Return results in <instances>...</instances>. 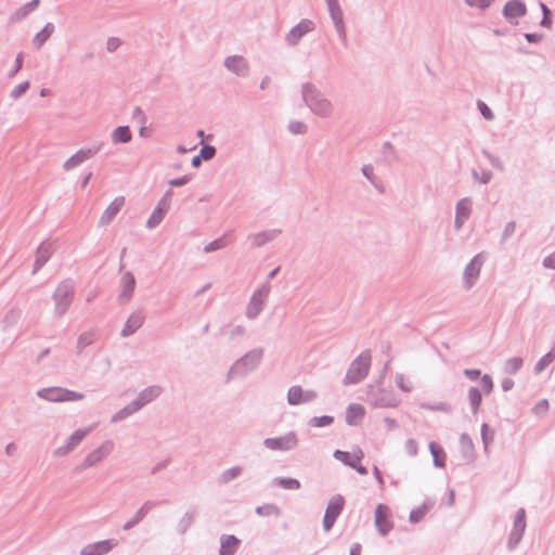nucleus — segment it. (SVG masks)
<instances>
[{"mask_svg": "<svg viewBox=\"0 0 555 555\" xmlns=\"http://www.w3.org/2000/svg\"><path fill=\"white\" fill-rule=\"evenodd\" d=\"M255 512L257 515L262 516V517L272 516V515L279 517L281 515V509L279 508L278 505H275L273 503H267V504L257 506Z\"/></svg>", "mask_w": 555, "mask_h": 555, "instance_id": "45", "label": "nucleus"}, {"mask_svg": "<svg viewBox=\"0 0 555 555\" xmlns=\"http://www.w3.org/2000/svg\"><path fill=\"white\" fill-rule=\"evenodd\" d=\"M345 499L340 494L334 495L327 503L325 514L323 517V528L325 531H330L336 519L339 517L344 509Z\"/></svg>", "mask_w": 555, "mask_h": 555, "instance_id": "8", "label": "nucleus"}, {"mask_svg": "<svg viewBox=\"0 0 555 555\" xmlns=\"http://www.w3.org/2000/svg\"><path fill=\"white\" fill-rule=\"evenodd\" d=\"M244 333H245V327L243 325L232 326L229 331H228V327L224 326L220 331V334H222V335L229 334L230 338H235L237 336L243 335Z\"/></svg>", "mask_w": 555, "mask_h": 555, "instance_id": "60", "label": "nucleus"}, {"mask_svg": "<svg viewBox=\"0 0 555 555\" xmlns=\"http://www.w3.org/2000/svg\"><path fill=\"white\" fill-rule=\"evenodd\" d=\"M515 231H516V222L515 221L507 222L502 232L501 243H505L509 237H512L514 235Z\"/></svg>", "mask_w": 555, "mask_h": 555, "instance_id": "62", "label": "nucleus"}, {"mask_svg": "<svg viewBox=\"0 0 555 555\" xmlns=\"http://www.w3.org/2000/svg\"><path fill=\"white\" fill-rule=\"evenodd\" d=\"M29 81H24L17 86H15L11 92H10V98L12 100H17L20 99L22 95H24L26 93V91L29 89Z\"/></svg>", "mask_w": 555, "mask_h": 555, "instance_id": "54", "label": "nucleus"}, {"mask_svg": "<svg viewBox=\"0 0 555 555\" xmlns=\"http://www.w3.org/2000/svg\"><path fill=\"white\" fill-rule=\"evenodd\" d=\"M163 392V388L158 385H152L142 389L133 400L141 410L144 405L156 400Z\"/></svg>", "mask_w": 555, "mask_h": 555, "instance_id": "23", "label": "nucleus"}, {"mask_svg": "<svg viewBox=\"0 0 555 555\" xmlns=\"http://www.w3.org/2000/svg\"><path fill=\"white\" fill-rule=\"evenodd\" d=\"M273 483L286 490H298L301 487L298 479L291 477H276L273 479Z\"/></svg>", "mask_w": 555, "mask_h": 555, "instance_id": "42", "label": "nucleus"}, {"mask_svg": "<svg viewBox=\"0 0 555 555\" xmlns=\"http://www.w3.org/2000/svg\"><path fill=\"white\" fill-rule=\"evenodd\" d=\"M315 24L313 21L304 18L297 25L291 28L285 36V41L289 47H296L304 36L314 30Z\"/></svg>", "mask_w": 555, "mask_h": 555, "instance_id": "12", "label": "nucleus"}, {"mask_svg": "<svg viewBox=\"0 0 555 555\" xmlns=\"http://www.w3.org/2000/svg\"><path fill=\"white\" fill-rule=\"evenodd\" d=\"M52 246L49 243H41L36 250V260L33 268V274H36L50 259Z\"/></svg>", "mask_w": 555, "mask_h": 555, "instance_id": "29", "label": "nucleus"}, {"mask_svg": "<svg viewBox=\"0 0 555 555\" xmlns=\"http://www.w3.org/2000/svg\"><path fill=\"white\" fill-rule=\"evenodd\" d=\"M82 163L80 162L78 155L75 153L72 155L64 164L63 169L66 171L73 170L74 168L78 167Z\"/></svg>", "mask_w": 555, "mask_h": 555, "instance_id": "64", "label": "nucleus"}, {"mask_svg": "<svg viewBox=\"0 0 555 555\" xmlns=\"http://www.w3.org/2000/svg\"><path fill=\"white\" fill-rule=\"evenodd\" d=\"M482 155L489 160V163L491 164V166L498 170H504V164L503 162L500 159L499 156L496 155H493L492 153H490L489 151L487 150H482L481 151Z\"/></svg>", "mask_w": 555, "mask_h": 555, "instance_id": "53", "label": "nucleus"}, {"mask_svg": "<svg viewBox=\"0 0 555 555\" xmlns=\"http://www.w3.org/2000/svg\"><path fill=\"white\" fill-rule=\"evenodd\" d=\"M429 451L433 455L434 465L439 468H443L446 466V452L437 442H429Z\"/></svg>", "mask_w": 555, "mask_h": 555, "instance_id": "37", "label": "nucleus"}, {"mask_svg": "<svg viewBox=\"0 0 555 555\" xmlns=\"http://www.w3.org/2000/svg\"><path fill=\"white\" fill-rule=\"evenodd\" d=\"M363 176L371 182L374 188H378L377 178L374 175V168L371 164L363 165L361 168Z\"/></svg>", "mask_w": 555, "mask_h": 555, "instance_id": "56", "label": "nucleus"}, {"mask_svg": "<svg viewBox=\"0 0 555 555\" xmlns=\"http://www.w3.org/2000/svg\"><path fill=\"white\" fill-rule=\"evenodd\" d=\"M333 455L336 460L343 462L346 466L352 467L358 462H361L363 452L360 450L359 454H351L347 451L336 450Z\"/></svg>", "mask_w": 555, "mask_h": 555, "instance_id": "35", "label": "nucleus"}, {"mask_svg": "<svg viewBox=\"0 0 555 555\" xmlns=\"http://www.w3.org/2000/svg\"><path fill=\"white\" fill-rule=\"evenodd\" d=\"M172 196V191L168 190L163 197L158 201L156 207L152 211L151 216L146 221V227L149 229L156 228L165 218L166 214L170 208V199Z\"/></svg>", "mask_w": 555, "mask_h": 555, "instance_id": "10", "label": "nucleus"}, {"mask_svg": "<svg viewBox=\"0 0 555 555\" xmlns=\"http://www.w3.org/2000/svg\"><path fill=\"white\" fill-rule=\"evenodd\" d=\"M243 472V468L241 466H233V467H230L225 470H223L219 477H218V482L220 485H227L229 483L230 481L234 480L235 478H237Z\"/></svg>", "mask_w": 555, "mask_h": 555, "instance_id": "41", "label": "nucleus"}, {"mask_svg": "<svg viewBox=\"0 0 555 555\" xmlns=\"http://www.w3.org/2000/svg\"><path fill=\"white\" fill-rule=\"evenodd\" d=\"M53 31L54 25L52 23H47L44 27L34 38V44L36 46V48L40 49L51 37Z\"/></svg>", "mask_w": 555, "mask_h": 555, "instance_id": "40", "label": "nucleus"}, {"mask_svg": "<svg viewBox=\"0 0 555 555\" xmlns=\"http://www.w3.org/2000/svg\"><path fill=\"white\" fill-rule=\"evenodd\" d=\"M287 129L293 134H304L307 132V125L300 120L289 121Z\"/></svg>", "mask_w": 555, "mask_h": 555, "instance_id": "52", "label": "nucleus"}, {"mask_svg": "<svg viewBox=\"0 0 555 555\" xmlns=\"http://www.w3.org/2000/svg\"><path fill=\"white\" fill-rule=\"evenodd\" d=\"M372 356L369 350L362 351L349 365L344 377V385H356L362 382L369 374Z\"/></svg>", "mask_w": 555, "mask_h": 555, "instance_id": "2", "label": "nucleus"}, {"mask_svg": "<svg viewBox=\"0 0 555 555\" xmlns=\"http://www.w3.org/2000/svg\"><path fill=\"white\" fill-rule=\"evenodd\" d=\"M334 422V417L331 415H322V416H314L309 420V425L311 427H326L332 425Z\"/></svg>", "mask_w": 555, "mask_h": 555, "instance_id": "47", "label": "nucleus"}, {"mask_svg": "<svg viewBox=\"0 0 555 555\" xmlns=\"http://www.w3.org/2000/svg\"><path fill=\"white\" fill-rule=\"evenodd\" d=\"M524 364V360L520 357H513L505 361L504 372L508 375H515Z\"/></svg>", "mask_w": 555, "mask_h": 555, "instance_id": "44", "label": "nucleus"}, {"mask_svg": "<svg viewBox=\"0 0 555 555\" xmlns=\"http://www.w3.org/2000/svg\"><path fill=\"white\" fill-rule=\"evenodd\" d=\"M477 108L485 119L492 120L494 118L492 109L483 101L477 102Z\"/></svg>", "mask_w": 555, "mask_h": 555, "instance_id": "61", "label": "nucleus"}, {"mask_svg": "<svg viewBox=\"0 0 555 555\" xmlns=\"http://www.w3.org/2000/svg\"><path fill=\"white\" fill-rule=\"evenodd\" d=\"M125 204V197L118 196L116 197L108 207L103 211L102 216L100 217L99 224L101 227L107 225L111 223L114 218L117 216V214L120 211Z\"/></svg>", "mask_w": 555, "mask_h": 555, "instance_id": "26", "label": "nucleus"}, {"mask_svg": "<svg viewBox=\"0 0 555 555\" xmlns=\"http://www.w3.org/2000/svg\"><path fill=\"white\" fill-rule=\"evenodd\" d=\"M555 360V348L545 353L540 360L535 363L533 372L535 375L541 374L546 366H548Z\"/></svg>", "mask_w": 555, "mask_h": 555, "instance_id": "43", "label": "nucleus"}, {"mask_svg": "<svg viewBox=\"0 0 555 555\" xmlns=\"http://www.w3.org/2000/svg\"><path fill=\"white\" fill-rule=\"evenodd\" d=\"M262 356L263 349L260 347L251 349L245 353L243 357L236 360L229 370L227 377L228 380L234 377L245 376L249 372L254 371L261 362Z\"/></svg>", "mask_w": 555, "mask_h": 555, "instance_id": "3", "label": "nucleus"}, {"mask_svg": "<svg viewBox=\"0 0 555 555\" xmlns=\"http://www.w3.org/2000/svg\"><path fill=\"white\" fill-rule=\"evenodd\" d=\"M40 3V0H31L14 11L9 17V24H16L25 20Z\"/></svg>", "mask_w": 555, "mask_h": 555, "instance_id": "31", "label": "nucleus"}, {"mask_svg": "<svg viewBox=\"0 0 555 555\" xmlns=\"http://www.w3.org/2000/svg\"><path fill=\"white\" fill-rule=\"evenodd\" d=\"M92 430V427L80 428L75 430L62 444L53 451L54 456H64L73 451L82 440L83 438Z\"/></svg>", "mask_w": 555, "mask_h": 555, "instance_id": "13", "label": "nucleus"}, {"mask_svg": "<svg viewBox=\"0 0 555 555\" xmlns=\"http://www.w3.org/2000/svg\"><path fill=\"white\" fill-rule=\"evenodd\" d=\"M227 244H228V242H227V238L224 236L218 237V238L214 240L212 242L208 243L204 247V251L205 253H211V251L224 248L227 246Z\"/></svg>", "mask_w": 555, "mask_h": 555, "instance_id": "51", "label": "nucleus"}, {"mask_svg": "<svg viewBox=\"0 0 555 555\" xmlns=\"http://www.w3.org/2000/svg\"><path fill=\"white\" fill-rule=\"evenodd\" d=\"M472 176L475 181H477L481 184H487L492 179V172L490 170H483L481 173H479L476 169H473Z\"/></svg>", "mask_w": 555, "mask_h": 555, "instance_id": "55", "label": "nucleus"}, {"mask_svg": "<svg viewBox=\"0 0 555 555\" xmlns=\"http://www.w3.org/2000/svg\"><path fill=\"white\" fill-rule=\"evenodd\" d=\"M281 232L282 231L280 229L266 230L249 234L247 240L250 242L253 248H259L275 240L281 234Z\"/></svg>", "mask_w": 555, "mask_h": 555, "instance_id": "21", "label": "nucleus"}, {"mask_svg": "<svg viewBox=\"0 0 555 555\" xmlns=\"http://www.w3.org/2000/svg\"><path fill=\"white\" fill-rule=\"evenodd\" d=\"M301 98L314 115L321 118H327L332 115L334 109L332 102L312 82L301 85Z\"/></svg>", "mask_w": 555, "mask_h": 555, "instance_id": "1", "label": "nucleus"}, {"mask_svg": "<svg viewBox=\"0 0 555 555\" xmlns=\"http://www.w3.org/2000/svg\"><path fill=\"white\" fill-rule=\"evenodd\" d=\"M434 505L435 502L433 500H425L420 507L411 511L409 515V521L412 524L420 522L425 517V515L434 507Z\"/></svg>", "mask_w": 555, "mask_h": 555, "instance_id": "34", "label": "nucleus"}, {"mask_svg": "<svg viewBox=\"0 0 555 555\" xmlns=\"http://www.w3.org/2000/svg\"><path fill=\"white\" fill-rule=\"evenodd\" d=\"M216 153L217 150L214 145L206 144L202 146L199 151V157L204 160H210L215 157Z\"/></svg>", "mask_w": 555, "mask_h": 555, "instance_id": "59", "label": "nucleus"}, {"mask_svg": "<svg viewBox=\"0 0 555 555\" xmlns=\"http://www.w3.org/2000/svg\"><path fill=\"white\" fill-rule=\"evenodd\" d=\"M460 447L462 455L467 462H472L475 460L474 442L472 438L465 433L460 436Z\"/></svg>", "mask_w": 555, "mask_h": 555, "instance_id": "33", "label": "nucleus"}, {"mask_svg": "<svg viewBox=\"0 0 555 555\" xmlns=\"http://www.w3.org/2000/svg\"><path fill=\"white\" fill-rule=\"evenodd\" d=\"M468 401L470 404V410L474 415H476L480 409V404L482 402L481 391L477 387H470L468 389Z\"/></svg>", "mask_w": 555, "mask_h": 555, "instance_id": "39", "label": "nucleus"}, {"mask_svg": "<svg viewBox=\"0 0 555 555\" xmlns=\"http://www.w3.org/2000/svg\"><path fill=\"white\" fill-rule=\"evenodd\" d=\"M367 400L373 406L393 408L397 405V400L380 389L376 392L369 393Z\"/></svg>", "mask_w": 555, "mask_h": 555, "instance_id": "30", "label": "nucleus"}, {"mask_svg": "<svg viewBox=\"0 0 555 555\" xmlns=\"http://www.w3.org/2000/svg\"><path fill=\"white\" fill-rule=\"evenodd\" d=\"M132 139V132L129 126H118L112 132V141L115 144H125Z\"/></svg>", "mask_w": 555, "mask_h": 555, "instance_id": "36", "label": "nucleus"}, {"mask_svg": "<svg viewBox=\"0 0 555 555\" xmlns=\"http://www.w3.org/2000/svg\"><path fill=\"white\" fill-rule=\"evenodd\" d=\"M158 502L156 501H145L142 506L134 513V515L124 524L122 530L129 531L132 528H134L137 525H139L152 511L154 507H156Z\"/></svg>", "mask_w": 555, "mask_h": 555, "instance_id": "20", "label": "nucleus"}, {"mask_svg": "<svg viewBox=\"0 0 555 555\" xmlns=\"http://www.w3.org/2000/svg\"><path fill=\"white\" fill-rule=\"evenodd\" d=\"M318 393L314 390H305L301 386L295 385L287 391V402L289 405H299L315 400Z\"/></svg>", "mask_w": 555, "mask_h": 555, "instance_id": "15", "label": "nucleus"}, {"mask_svg": "<svg viewBox=\"0 0 555 555\" xmlns=\"http://www.w3.org/2000/svg\"><path fill=\"white\" fill-rule=\"evenodd\" d=\"M473 210V201L470 197H463L455 205L454 228L459 231L469 219Z\"/></svg>", "mask_w": 555, "mask_h": 555, "instance_id": "16", "label": "nucleus"}, {"mask_svg": "<svg viewBox=\"0 0 555 555\" xmlns=\"http://www.w3.org/2000/svg\"><path fill=\"white\" fill-rule=\"evenodd\" d=\"M494 430L489 427L488 424L483 423L481 425V440L483 443L485 452H489V444L493 441Z\"/></svg>", "mask_w": 555, "mask_h": 555, "instance_id": "46", "label": "nucleus"}, {"mask_svg": "<svg viewBox=\"0 0 555 555\" xmlns=\"http://www.w3.org/2000/svg\"><path fill=\"white\" fill-rule=\"evenodd\" d=\"M333 22L334 28L338 35V38L344 47L348 46L347 31L344 21V13L341 8L332 12H328Z\"/></svg>", "mask_w": 555, "mask_h": 555, "instance_id": "27", "label": "nucleus"}, {"mask_svg": "<svg viewBox=\"0 0 555 555\" xmlns=\"http://www.w3.org/2000/svg\"><path fill=\"white\" fill-rule=\"evenodd\" d=\"M502 14L507 21L516 25L517 22H513V20L526 16L527 5L522 0H508L503 7Z\"/></svg>", "mask_w": 555, "mask_h": 555, "instance_id": "18", "label": "nucleus"}, {"mask_svg": "<svg viewBox=\"0 0 555 555\" xmlns=\"http://www.w3.org/2000/svg\"><path fill=\"white\" fill-rule=\"evenodd\" d=\"M482 264L483 259L480 254L474 256L473 259L466 264L463 273L464 287L466 289H469L475 285L477 279L479 278Z\"/></svg>", "mask_w": 555, "mask_h": 555, "instance_id": "14", "label": "nucleus"}, {"mask_svg": "<svg viewBox=\"0 0 555 555\" xmlns=\"http://www.w3.org/2000/svg\"><path fill=\"white\" fill-rule=\"evenodd\" d=\"M365 414V410L361 404L351 403L346 410V423L349 426H357Z\"/></svg>", "mask_w": 555, "mask_h": 555, "instance_id": "32", "label": "nucleus"}, {"mask_svg": "<svg viewBox=\"0 0 555 555\" xmlns=\"http://www.w3.org/2000/svg\"><path fill=\"white\" fill-rule=\"evenodd\" d=\"M390 515L389 507L378 504L375 509V526L378 533L383 537L387 535L392 529V522L388 519Z\"/></svg>", "mask_w": 555, "mask_h": 555, "instance_id": "17", "label": "nucleus"}, {"mask_svg": "<svg viewBox=\"0 0 555 555\" xmlns=\"http://www.w3.org/2000/svg\"><path fill=\"white\" fill-rule=\"evenodd\" d=\"M138 411H140V409L138 408L137 403H134V401L132 400L130 403H128L126 406H124L121 410H119L117 413H115L112 416L111 422L112 423L121 422V421L126 420L127 417L133 415Z\"/></svg>", "mask_w": 555, "mask_h": 555, "instance_id": "38", "label": "nucleus"}, {"mask_svg": "<svg viewBox=\"0 0 555 555\" xmlns=\"http://www.w3.org/2000/svg\"><path fill=\"white\" fill-rule=\"evenodd\" d=\"M116 545L117 542L113 539L102 540L83 546L80 551V555H106Z\"/></svg>", "mask_w": 555, "mask_h": 555, "instance_id": "19", "label": "nucleus"}, {"mask_svg": "<svg viewBox=\"0 0 555 555\" xmlns=\"http://www.w3.org/2000/svg\"><path fill=\"white\" fill-rule=\"evenodd\" d=\"M74 295L75 284L72 280L66 279L57 285L52 296L56 317L60 318L66 313L74 300Z\"/></svg>", "mask_w": 555, "mask_h": 555, "instance_id": "4", "label": "nucleus"}, {"mask_svg": "<svg viewBox=\"0 0 555 555\" xmlns=\"http://www.w3.org/2000/svg\"><path fill=\"white\" fill-rule=\"evenodd\" d=\"M194 521V515L190 512H186L182 518L180 519L179 524H178V531L180 533H185L186 530L191 527V525L193 524Z\"/></svg>", "mask_w": 555, "mask_h": 555, "instance_id": "49", "label": "nucleus"}, {"mask_svg": "<svg viewBox=\"0 0 555 555\" xmlns=\"http://www.w3.org/2000/svg\"><path fill=\"white\" fill-rule=\"evenodd\" d=\"M114 449V443L111 440L104 441L99 448L90 452L86 456V464L92 466H95L100 462L103 461L105 456H107Z\"/></svg>", "mask_w": 555, "mask_h": 555, "instance_id": "24", "label": "nucleus"}, {"mask_svg": "<svg viewBox=\"0 0 555 555\" xmlns=\"http://www.w3.org/2000/svg\"><path fill=\"white\" fill-rule=\"evenodd\" d=\"M145 315L142 311L132 312L127 319L121 332V337H129L133 335L144 323Z\"/></svg>", "mask_w": 555, "mask_h": 555, "instance_id": "22", "label": "nucleus"}, {"mask_svg": "<svg viewBox=\"0 0 555 555\" xmlns=\"http://www.w3.org/2000/svg\"><path fill=\"white\" fill-rule=\"evenodd\" d=\"M493 380L489 374H485L481 376V387L486 395H490L493 390Z\"/></svg>", "mask_w": 555, "mask_h": 555, "instance_id": "63", "label": "nucleus"}, {"mask_svg": "<svg viewBox=\"0 0 555 555\" xmlns=\"http://www.w3.org/2000/svg\"><path fill=\"white\" fill-rule=\"evenodd\" d=\"M382 152L387 162H393L397 159L395 147L390 142L387 141L383 144Z\"/></svg>", "mask_w": 555, "mask_h": 555, "instance_id": "58", "label": "nucleus"}, {"mask_svg": "<svg viewBox=\"0 0 555 555\" xmlns=\"http://www.w3.org/2000/svg\"><path fill=\"white\" fill-rule=\"evenodd\" d=\"M539 5L542 11V20H541L540 24L543 27H550L552 25V20H551L552 12L545 3L540 2Z\"/></svg>", "mask_w": 555, "mask_h": 555, "instance_id": "57", "label": "nucleus"}, {"mask_svg": "<svg viewBox=\"0 0 555 555\" xmlns=\"http://www.w3.org/2000/svg\"><path fill=\"white\" fill-rule=\"evenodd\" d=\"M224 66L228 70L237 76L245 77L248 74V64L241 55H231L224 60Z\"/></svg>", "mask_w": 555, "mask_h": 555, "instance_id": "25", "label": "nucleus"}, {"mask_svg": "<svg viewBox=\"0 0 555 555\" xmlns=\"http://www.w3.org/2000/svg\"><path fill=\"white\" fill-rule=\"evenodd\" d=\"M526 511L525 508H519L516 512L513 528L511 530L508 541H507V547L508 550L513 551L517 547V545L520 543L522 535L526 530Z\"/></svg>", "mask_w": 555, "mask_h": 555, "instance_id": "9", "label": "nucleus"}, {"mask_svg": "<svg viewBox=\"0 0 555 555\" xmlns=\"http://www.w3.org/2000/svg\"><path fill=\"white\" fill-rule=\"evenodd\" d=\"M93 343V335L91 333H82L77 340V352L81 353L83 349Z\"/></svg>", "mask_w": 555, "mask_h": 555, "instance_id": "50", "label": "nucleus"}, {"mask_svg": "<svg viewBox=\"0 0 555 555\" xmlns=\"http://www.w3.org/2000/svg\"><path fill=\"white\" fill-rule=\"evenodd\" d=\"M101 146L102 145L100 144V145L88 147V149H81V150L77 151L76 154L78 155L80 162L85 163L86 160H89L94 155H96L100 152Z\"/></svg>", "mask_w": 555, "mask_h": 555, "instance_id": "48", "label": "nucleus"}, {"mask_svg": "<svg viewBox=\"0 0 555 555\" xmlns=\"http://www.w3.org/2000/svg\"><path fill=\"white\" fill-rule=\"evenodd\" d=\"M242 541L234 534H222L220 537L219 555H234L240 548Z\"/></svg>", "mask_w": 555, "mask_h": 555, "instance_id": "28", "label": "nucleus"}, {"mask_svg": "<svg viewBox=\"0 0 555 555\" xmlns=\"http://www.w3.org/2000/svg\"><path fill=\"white\" fill-rule=\"evenodd\" d=\"M262 443L268 450L288 452L297 448L299 439L295 431H288L283 436L266 438Z\"/></svg>", "mask_w": 555, "mask_h": 555, "instance_id": "7", "label": "nucleus"}, {"mask_svg": "<svg viewBox=\"0 0 555 555\" xmlns=\"http://www.w3.org/2000/svg\"><path fill=\"white\" fill-rule=\"evenodd\" d=\"M37 396L49 402L78 401L85 398V395L63 387H47L39 389Z\"/></svg>", "mask_w": 555, "mask_h": 555, "instance_id": "5", "label": "nucleus"}, {"mask_svg": "<svg viewBox=\"0 0 555 555\" xmlns=\"http://www.w3.org/2000/svg\"><path fill=\"white\" fill-rule=\"evenodd\" d=\"M270 292V284L263 283L253 293L246 307L245 314L247 319L254 320L261 313L269 298Z\"/></svg>", "mask_w": 555, "mask_h": 555, "instance_id": "6", "label": "nucleus"}, {"mask_svg": "<svg viewBox=\"0 0 555 555\" xmlns=\"http://www.w3.org/2000/svg\"><path fill=\"white\" fill-rule=\"evenodd\" d=\"M137 281L132 272L125 271L121 273L119 279V294L117 297V301L119 305L128 304L134 294Z\"/></svg>", "mask_w": 555, "mask_h": 555, "instance_id": "11", "label": "nucleus"}]
</instances>
